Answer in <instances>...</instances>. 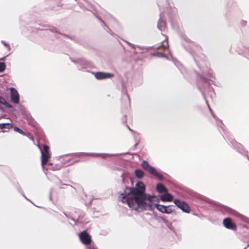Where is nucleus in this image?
<instances>
[{
	"mask_svg": "<svg viewBox=\"0 0 249 249\" xmlns=\"http://www.w3.org/2000/svg\"><path fill=\"white\" fill-rule=\"evenodd\" d=\"M95 77L99 80L111 78L114 76L113 74L104 72H97L95 74Z\"/></svg>",
	"mask_w": 249,
	"mask_h": 249,
	"instance_id": "7",
	"label": "nucleus"
},
{
	"mask_svg": "<svg viewBox=\"0 0 249 249\" xmlns=\"http://www.w3.org/2000/svg\"><path fill=\"white\" fill-rule=\"evenodd\" d=\"M43 153H49V147L47 145H44L43 146V151H41Z\"/></svg>",
	"mask_w": 249,
	"mask_h": 249,
	"instance_id": "18",
	"label": "nucleus"
},
{
	"mask_svg": "<svg viewBox=\"0 0 249 249\" xmlns=\"http://www.w3.org/2000/svg\"><path fill=\"white\" fill-rule=\"evenodd\" d=\"M2 43L4 44V46L9 48V45L8 44H7L6 42H5L4 41H2Z\"/></svg>",
	"mask_w": 249,
	"mask_h": 249,
	"instance_id": "20",
	"label": "nucleus"
},
{
	"mask_svg": "<svg viewBox=\"0 0 249 249\" xmlns=\"http://www.w3.org/2000/svg\"><path fill=\"white\" fill-rule=\"evenodd\" d=\"M169 45L168 42L167 40V37H165V40L162 43V44L157 48L158 49H162L163 50H165L168 48Z\"/></svg>",
	"mask_w": 249,
	"mask_h": 249,
	"instance_id": "12",
	"label": "nucleus"
},
{
	"mask_svg": "<svg viewBox=\"0 0 249 249\" xmlns=\"http://www.w3.org/2000/svg\"><path fill=\"white\" fill-rule=\"evenodd\" d=\"M5 69V65L3 62H0V72L3 71Z\"/></svg>",
	"mask_w": 249,
	"mask_h": 249,
	"instance_id": "19",
	"label": "nucleus"
},
{
	"mask_svg": "<svg viewBox=\"0 0 249 249\" xmlns=\"http://www.w3.org/2000/svg\"><path fill=\"white\" fill-rule=\"evenodd\" d=\"M145 189L144 184L142 182H139L135 188H126L118 199L123 203L126 202L132 209L139 212L157 208L162 213L170 214L173 212L170 206L155 203L156 197L145 194Z\"/></svg>",
	"mask_w": 249,
	"mask_h": 249,
	"instance_id": "1",
	"label": "nucleus"
},
{
	"mask_svg": "<svg viewBox=\"0 0 249 249\" xmlns=\"http://www.w3.org/2000/svg\"><path fill=\"white\" fill-rule=\"evenodd\" d=\"M4 105L8 108H11L12 107V106L8 103L3 97L0 96V105Z\"/></svg>",
	"mask_w": 249,
	"mask_h": 249,
	"instance_id": "13",
	"label": "nucleus"
},
{
	"mask_svg": "<svg viewBox=\"0 0 249 249\" xmlns=\"http://www.w3.org/2000/svg\"><path fill=\"white\" fill-rule=\"evenodd\" d=\"M223 223L225 227L227 229L234 231L237 230L236 225L232 222V220L230 218H226L224 219Z\"/></svg>",
	"mask_w": 249,
	"mask_h": 249,
	"instance_id": "5",
	"label": "nucleus"
},
{
	"mask_svg": "<svg viewBox=\"0 0 249 249\" xmlns=\"http://www.w3.org/2000/svg\"><path fill=\"white\" fill-rule=\"evenodd\" d=\"M14 129L15 131L19 133L20 134L25 135L24 132L23 130H22L21 129H20L19 128H18L17 126L14 127Z\"/></svg>",
	"mask_w": 249,
	"mask_h": 249,
	"instance_id": "17",
	"label": "nucleus"
},
{
	"mask_svg": "<svg viewBox=\"0 0 249 249\" xmlns=\"http://www.w3.org/2000/svg\"><path fill=\"white\" fill-rule=\"evenodd\" d=\"M174 202L175 205L183 212L186 213H189L190 212V208L185 201H181L179 199H175Z\"/></svg>",
	"mask_w": 249,
	"mask_h": 249,
	"instance_id": "3",
	"label": "nucleus"
},
{
	"mask_svg": "<svg viewBox=\"0 0 249 249\" xmlns=\"http://www.w3.org/2000/svg\"><path fill=\"white\" fill-rule=\"evenodd\" d=\"M152 55L154 56H157L159 57H166L165 54L162 52H157L155 53H152Z\"/></svg>",
	"mask_w": 249,
	"mask_h": 249,
	"instance_id": "15",
	"label": "nucleus"
},
{
	"mask_svg": "<svg viewBox=\"0 0 249 249\" xmlns=\"http://www.w3.org/2000/svg\"><path fill=\"white\" fill-rule=\"evenodd\" d=\"M135 174L136 177L139 178H142L144 176L143 172L140 169L136 170Z\"/></svg>",
	"mask_w": 249,
	"mask_h": 249,
	"instance_id": "14",
	"label": "nucleus"
},
{
	"mask_svg": "<svg viewBox=\"0 0 249 249\" xmlns=\"http://www.w3.org/2000/svg\"><path fill=\"white\" fill-rule=\"evenodd\" d=\"M13 127L12 124L11 123L0 124V129H1L2 132H6Z\"/></svg>",
	"mask_w": 249,
	"mask_h": 249,
	"instance_id": "10",
	"label": "nucleus"
},
{
	"mask_svg": "<svg viewBox=\"0 0 249 249\" xmlns=\"http://www.w3.org/2000/svg\"><path fill=\"white\" fill-rule=\"evenodd\" d=\"M160 199L164 202H170L172 201L173 199V196L167 193H165L163 195H161L160 197Z\"/></svg>",
	"mask_w": 249,
	"mask_h": 249,
	"instance_id": "9",
	"label": "nucleus"
},
{
	"mask_svg": "<svg viewBox=\"0 0 249 249\" xmlns=\"http://www.w3.org/2000/svg\"><path fill=\"white\" fill-rule=\"evenodd\" d=\"M156 190L159 193H167V189L161 183H159L157 185Z\"/></svg>",
	"mask_w": 249,
	"mask_h": 249,
	"instance_id": "11",
	"label": "nucleus"
},
{
	"mask_svg": "<svg viewBox=\"0 0 249 249\" xmlns=\"http://www.w3.org/2000/svg\"><path fill=\"white\" fill-rule=\"evenodd\" d=\"M142 168L150 174L155 176L160 180L163 179V176L160 174L158 173L154 168L150 166L147 161H143L142 162Z\"/></svg>",
	"mask_w": 249,
	"mask_h": 249,
	"instance_id": "2",
	"label": "nucleus"
},
{
	"mask_svg": "<svg viewBox=\"0 0 249 249\" xmlns=\"http://www.w3.org/2000/svg\"><path fill=\"white\" fill-rule=\"evenodd\" d=\"M95 156H99L102 157V158L106 159L107 157H110L111 156V154H94Z\"/></svg>",
	"mask_w": 249,
	"mask_h": 249,
	"instance_id": "16",
	"label": "nucleus"
},
{
	"mask_svg": "<svg viewBox=\"0 0 249 249\" xmlns=\"http://www.w3.org/2000/svg\"><path fill=\"white\" fill-rule=\"evenodd\" d=\"M10 91L12 101L14 103L18 104L19 102V96L17 90L14 88H11Z\"/></svg>",
	"mask_w": 249,
	"mask_h": 249,
	"instance_id": "6",
	"label": "nucleus"
},
{
	"mask_svg": "<svg viewBox=\"0 0 249 249\" xmlns=\"http://www.w3.org/2000/svg\"><path fill=\"white\" fill-rule=\"evenodd\" d=\"M79 237L81 242L86 245L90 244L91 242V239L90 235L86 231L81 232Z\"/></svg>",
	"mask_w": 249,
	"mask_h": 249,
	"instance_id": "4",
	"label": "nucleus"
},
{
	"mask_svg": "<svg viewBox=\"0 0 249 249\" xmlns=\"http://www.w3.org/2000/svg\"><path fill=\"white\" fill-rule=\"evenodd\" d=\"M50 158V153H43V152H41V165L43 169L45 168V166L47 164Z\"/></svg>",
	"mask_w": 249,
	"mask_h": 249,
	"instance_id": "8",
	"label": "nucleus"
}]
</instances>
